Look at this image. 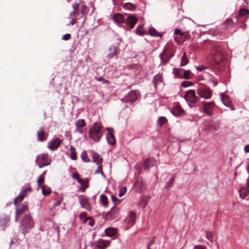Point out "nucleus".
<instances>
[{
    "instance_id": "f257e3e1",
    "label": "nucleus",
    "mask_w": 249,
    "mask_h": 249,
    "mask_svg": "<svg viewBox=\"0 0 249 249\" xmlns=\"http://www.w3.org/2000/svg\"><path fill=\"white\" fill-rule=\"evenodd\" d=\"M208 60L214 69L222 71L226 61L225 53L220 47L213 46L212 47Z\"/></svg>"
},
{
    "instance_id": "f03ea898",
    "label": "nucleus",
    "mask_w": 249,
    "mask_h": 249,
    "mask_svg": "<svg viewBox=\"0 0 249 249\" xmlns=\"http://www.w3.org/2000/svg\"><path fill=\"white\" fill-rule=\"evenodd\" d=\"M103 125L101 123H94L89 131V138L96 142H99L103 136Z\"/></svg>"
},
{
    "instance_id": "7ed1b4c3",
    "label": "nucleus",
    "mask_w": 249,
    "mask_h": 249,
    "mask_svg": "<svg viewBox=\"0 0 249 249\" xmlns=\"http://www.w3.org/2000/svg\"><path fill=\"white\" fill-rule=\"evenodd\" d=\"M186 101L190 104L191 107L197 106V103L199 100V98L196 96V92L194 90H187L184 97Z\"/></svg>"
},
{
    "instance_id": "20e7f679",
    "label": "nucleus",
    "mask_w": 249,
    "mask_h": 249,
    "mask_svg": "<svg viewBox=\"0 0 249 249\" xmlns=\"http://www.w3.org/2000/svg\"><path fill=\"white\" fill-rule=\"evenodd\" d=\"M197 94L201 98L209 99L212 97V90L209 87L202 86L197 89Z\"/></svg>"
},
{
    "instance_id": "39448f33",
    "label": "nucleus",
    "mask_w": 249,
    "mask_h": 249,
    "mask_svg": "<svg viewBox=\"0 0 249 249\" xmlns=\"http://www.w3.org/2000/svg\"><path fill=\"white\" fill-rule=\"evenodd\" d=\"M36 164L39 168L48 165L51 163V160L49 159V156L47 154H42L38 155L36 158Z\"/></svg>"
},
{
    "instance_id": "423d86ee",
    "label": "nucleus",
    "mask_w": 249,
    "mask_h": 249,
    "mask_svg": "<svg viewBox=\"0 0 249 249\" xmlns=\"http://www.w3.org/2000/svg\"><path fill=\"white\" fill-rule=\"evenodd\" d=\"M21 225L25 229H30L33 227L34 222L30 215L26 214L20 221Z\"/></svg>"
},
{
    "instance_id": "0eeeda50",
    "label": "nucleus",
    "mask_w": 249,
    "mask_h": 249,
    "mask_svg": "<svg viewBox=\"0 0 249 249\" xmlns=\"http://www.w3.org/2000/svg\"><path fill=\"white\" fill-rule=\"evenodd\" d=\"M203 104L204 112L209 115L213 114V109L216 106L214 102H202Z\"/></svg>"
},
{
    "instance_id": "6e6552de",
    "label": "nucleus",
    "mask_w": 249,
    "mask_h": 249,
    "mask_svg": "<svg viewBox=\"0 0 249 249\" xmlns=\"http://www.w3.org/2000/svg\"><path fill=\"white\" fill-rule=\"evenodd\" d=\"M107 133L106 135V139L108 144L111 145H114L116 143V140L114 135V130L110 127L106 128Z\"/></svg>"
},
{
    "instance_id": "1a4fd4ad",
    "label": "nucleus",
    "mask_w": 249,
    "mask_h": 249,
    "mask_svg": "<svg viewBox=\"0 0 249 249\" xmlns=\"http://www.w3.org/2000/svg\"><path fill=\"white\" fill-rule=\"evenodd\" d=\"M28 205L25 203H23L18 205L16 208V218L15 220L17 221L18 219L17 216L28 211Z\"/></svg>"
},
{
    "instance_id": "9d476101",
    "label": "nucleus",
    "mask_w": 249,
    "mask_h": 249,
    "mask_svg": "<svg viewBox=\"0 0 249 249\" xmlns=\"http://www.w3.org/2000/svg\"><path fill=\"white\" fill-rule=\"evenodd\" d=\"M172 56L173 54L171 50L167 47L164 49L162 53L160 54V57L165 63H167Z\"/></svg>"
},
{
    "instance_id": "9b49d317",
    "label": "nucleus",
    "mask_w": 249,
    "mask_h": 249,
    "mask_svg": "<svg viewBox=\"0 0 249 249\" xmlns=\"http://www.w3.org/2000/svg\"><path fill=\"white\" fill-rule=\"evenodd\" d=\"M79 201L81 206L88 211L91 210V205L89 203L88 198L84 196H78Z\"/></svg>"
},
{
    "instance_id": "f8f14e48",
    "label": "nucleus",
    "mask_w": 249,
    "mask_h": 249,
    "mask_svg": "<svg viewBox=\"0 0 249 249\" xmlns=\"http://www.w3.org/2000/svg\"><path fill=\"white\" fill-rule=\"evenodd\" d=\"M119 214V209L114 205L109 212L107 213V216L110 219H113L118 216Z\"/></svg>"
},
{
    "instance_id": "ddd939ff",
    "label": "nucleus",
    "mask_w": 249,
    "mask_h": 249,
    "mask_svg": "<svg viewBox=\"0 0 249 249\" xmlns=\"http://www.w3.org/2000/svg\"><path fill=\"white\" fill-rule=\"evenodd\" d=\"M125 21L126 24L130 27V29H132L137 22L138 19L134 15H130L125 19Z\"/></svg>"
},
{
    "instance_id": "4468645a",
    "label": "nucleus",
    "mask_w": 249,
    "mask_h": 249,
    "mask_svg": "<svg viewBox=\"0 0 249 249\" xmlns=\"http://www.w3.org/2000/svg\"><path fill=\"white\" fill-rule=\"evenodd\" d=\"M75 125L77 131L82 134L83 133V128L86 125V122L84 119H78L75 123Z\"/></svg>"
},
{
    "instance_id": "2eb2a0df",
    "label": "nucleus",
    "mask_w": 249,
    "mask_h": 249,
    "mask_svg": "<svg viewBox=\"0 0 249 249\" xmlns=\"http://www.w3.org/2000/svg\"><path fill=\"white\" fill-rule=\"evenodd\" d=\"M156 164V161L154 158L146 159L143 163L144 168L145 170L149 169L150 167L154 166Z\"/></svg>"
},
{
    "instance_id": "dca6fc26",
    "label": "nucleus",
    "mask_w": 249,
    "mask_h": 249,
    "mask_svg": "<svg viewBox=\"0 0 249 249\" xmlns=\"http://www.w3.org/2000/svg\"><path fill=\"white\" fill-rule=\"evenodd\" d=\"M137 99V94L135 91H131L129 93L128 95L125 97V101L126 102L133 103Z\"/></svg>"
},
{
    "instance_id": "f3484780",
    "label": "nucleus",
    "mask_w": 249,
    "mask_h": 249,
    "mask_svg": "<svg viewBox=\"0 0 249 249\" xmlns=\"http://www.w3.org/2000/svg\"><path fill=\"white\" fill-rule=\"evenodd\" d=\"M62 141L59 138H56L52 141L49 146V148L51 150H56L60 145Z\"/></svg>"
},
{
    "instance_id": "a211bd4d",
    "label": "nucleus",
    "mask_w": 249,
    "mask_h": 249,
    "mask_svg": "<svg viewBox=\"0 0 249 249\" xmlns=\"http://www.w3.org/2000/svg\"><path fill=\"white\" fill-rule=\"evenodd\" d=\"M221 100L222 103L224 104V105L228 107H230L231 110H233L234 107L231 105V101H230L229 98L224 95V94H221Z\"/></svg>"
},
{
    "instance_id": "6ab92c4d",
    "label": "nucleus",
    "mask_w": 249,
    "mask_h": 249,
    "mask_svg": "<svg viewBox=\"0 0 249 249\" xmlns=\"http://www.w3.org/2000/svg\"><path fill=\"white\" fill-rule=\"evenodd\" d=\"M92 157L93 162L96 164H101L102 163L103 159L100 155L94 151H91Z\"/></svg>"
},
{
    "instance_id": "aec40b11",
    "label": "nucleus",
    "mask_w": 249,
    "mask_h": 249,
    "mask_svg": "<svg viewBox=\"0 0 249 249\" xmlns=\"http://www.w3.org/2000/svg\"><path fill=\"white\" fill-rule=\"evenodd\" d=\"M117 54V49L115 46L112 45L110 46L108 49V53L107 57L108 58H111Z\"/></svg>"
},
{
    "instance_id": "412c9836",
    "label": "nucleus",
    "mask_w": 249,
    "mask_h": 249,
    "mask_svg": "<svg viewBox=\"0 0 249 249\" xmlns=\"http://www.w3.org/2000/svg\"><path fill=\"white\" fill-rule=\"evenodd\" d=\"M172 113L175 116H181L184 114V111L179 106L177 105L173 109Z\"/></svg>"
},
{
    "instance_id": "4be33fe9",
    "label": "nucleus",
    "mask_w": 249,
    "mask_h": 249,
    "mask_svg": "<svg viewBox=\"0 0 249 249\" xmlns=\"http://www.w3.org/2000/svg\"><path fill=\"white\" fill-rule=\"evenodd\" d=\"M249 15V11L245 8H241L238 12L236 18L238 19L244 16L245 18H248Z\"/></svg>"
},
{
    "instance_id": "5701e85b",
    "label": "nucleus",
    "mask_w": 249,
    "mask_h": 249,
    "mask_svg": "<svg viewBox=\"0 0 249 249\" xmlns=\"http://www.w3.org/2000/svg\"><path fill=\"white\" fill-rule=\"evenodd\" d=\"M113 18L114 21L119 23H123L125 20L123 15L119 13L114 14L113 15Z\"/></svg>"
},
{
    "instance_id": "b1692460",
    "label": "nucleus",
    "mask_w": 249,
    "mask_h": 249,
    "mask_svg": "<svg viewBox=\"0 0 249 249\" xmlns=\"http://www.w3.org/2000/svg\"><path fill=\"white\" fill-rule=\"evenodd\" d=\"M37 139L39 141L44 142L47 140L48 134L43 130H39L37 133Z\"/></svg>"
},
{
    "instance_id": "393cba45",
    "label": "nucleus",
    "mask_w": 249,
    "mask_h": 249,
    "mask_svg": "<svg viewBox=\"0 0 249 249\" xmlns=\"http://www.w3.org/2000/svg\"><path fill=\"white\" fill-rule=\"evenodd\" d=\"M110 245V241L101 240L98 242L97 247L100 249H105Z\"/></svg>"
},
{
    "instance_id": "a878e982",
    "label": "nucleus",
    "mask_w": 249,
    "mask_h": 249,
    "mask_svg": "<svg viewBox=\"0 0 249 249\" xmlns=\"http://www.w3.org/2000/svg\"><path fill=\"white\" fill-rule=\"evenodd\" d=\"M116 233V229L113 228H109L105 230V234L109 237L113 236Z\"/></svg>"
},
{
    "instance_id": "bb28decb",
    "label": "nucleus",
    "mask_w": 249,
    "mask_h": 249,
    "mask_svg": "<svg viewBox=\"0 0 249 249\" xmlns=\"http://www.w3.org/2000/svg\"><path fill=\"white\" fill-rule=\"evenodd\" d=\"M153 82L154 83L155 87L157 88L158 85L162 82V77L160 74H157L154 78Z\"/></svg>"
},
{
    "instance_id": "cd10ccee",
    "label": "nucleus",
    "mask_w": 249,
    "mask_h": 249,
    "mask_svg": "<svg viewBox=\"0 0 249 249\" xmlns=\"http://www.w3.org/2000/svg\"><path fill=\"white\" fill-rule=\"evenodd\" d=\"M249 194V190L247 188H242L239 190L240 197L244 199Z\"/></svg>"
},
{
    "instance_id": "c85d7f7f",
    "label": "nucleus",
    "mask_w": 249,
    "mask_h": 249,
    "mask_svg": "<svg viewBox=\"0 0 249 249\" xmlns=\"http://www.w3.org/2000/svg\"><path fill=\"white\" fill-rule=\"evenodd\" d=\"M72 8L73 11L71 13L70 17H75L78 14V10L79 8V3H75L72 5Z\"/></svg>"
},
{
    "instance_id": "c756f323",
    "label": "nucleus",
    "mask_w": 249,
    "mask_h": 249,
    "mask_svg": "<svg viewBox=\"0 0 249 249\" xmlns=\"http://www.w3.org/2000/svg\"><path fill=\"white\" fill-rule=\"evenodd\" d=\"M136 214L135 213L131 212L129 213V217L128 218L127 222L130 225H133L135 222Z\"/></svg>"
},
{
    "instance_id": "7c9ffc66",
    "label": "nucleus",
    "mask_w": 249,
    "mask_h": 249,
    "mask_svg": "<svg viewBox=\"0 0 249 249\" xmlns=\"http://www.w3.org/2000/svg\"><path fill=\"white\" fill-rule=\"evenodd\" d=\"M135 186L140 190H142L143 189L144 187V183L143 182L142 179L141 178H137L135 182Z\"/></svg>"
},
{
    "instance_id": "2f4dec72",
    "label": "nucleus",
    "mask_w": 249,
    "mask_h": 249,
    "mask_svg": "<svg viewBox=\"0 0 249 249\" xmlns=\"http://www.w3.org/2000/svg\"><path fill=\"white\" fill-rule=\"evenodd\" d=\"M219 127V124L217 123L212 122L209 124L207 127V129L209 131H215Z\"/></svg>"
},
{
    "instance_id": "473e14b6",
    "label": "nucleus",
    "mask_w": 249,
    "mask_h": 249,
    "mask_svg": "<svg viewBox=\"0 0 249 249\" xmlns=\"http://www.w3.org/2000/svg\"><path fill=\"white\" fill-rule=\"evenodd\" d=\"M183 69L178 68H174L173 72L175 75L179 78H182V74H183Z\"/></svg>"
},
{
    "instance_id": "72a5a7b5",
    "label": "nucleus",
    "mask_w": 249,
    "mask_h": 249,
    "mask_svg": "<svg viewBox=\"0 0 249 249\" xmlns=\"http://www.w3.org/2000/svg\"><path fill=\"white\" fill-rule=\"evenodd\" d=\"M26 196L22 192L16 197L14 200V204L17 205L18 203L21 202Z\"/></svg>"
},
{
    "instance_id": "f704fd0d",
    "label": "nucleus",
    "mask_w": 249,
    "mask_h": 249,
    "mask_svg": "<svg viewBox=\"0 0 249 249\" xmlns=\"http://www.w3.org/2000/svg\"><path fill=\"white\" fill-rule=\"evenodd\" d=\"M42 193L44 196H47L51 193V190L50 187L46 185L41 186Z\"/></svg>"
},
{
    "instance_id": "c9c22d12",
    "label": "nucleus",
    "mask_w": 249,
    "mask_h": 249,
    "mask_svg": "<svg viewBox=\"0 0 249 249\" xmlns=\"http://www.w3.org/2000/svg\"><path fill=\"white\" fill-rule=\"evenodd\" d=\"M174 34L175 35H179L181 36H185V38H188L189 37V35L188 34H186L185 33L183 32L179 29H176L174 31Z\"/></svg>"
},
{
    "instance_id": "e433bc0d",
    "label": "nucleus",
    "mask_w": 249,
    "mask_h": 249,
    "mask_svg": "<svg viewBox=\"0 0 249 249\" xmlns=\"http://www.w3.org/2000/svg\"><path fill=\"white\" fill-rule=\"evenodd\" d=\"M189 62V60L187 57L186 53L184 52L181 59V66H184L187 65Z\"/></svg>"
},
{
    "instance_id": "4c0bfd02",
    "label": "nucleus",
    "mask_w": 249,
    "mask_h": 249,
    "mask_svg": "<svg viewBox=\"0 0 249 249\" xmlns=\"http://www.w3.org/2000/svg\"><path fill=\"white\" fill-rule=\"evenodd\" d=\"M70 150L71 153V158L72 160H75L77 159L76 156V152L75 151V148L72 146L71 145L70 147Z\"/></svg>"
},
{
    "instance_id": "58836bf2",
    "label": "nucleus",
    "mask_w": 249,
    "mask_h": 249,
    "mask_svg": "<svg viewBox=\"0 0 249 249\" xmlns=\"http://www.w3.org/2000/svg\"><path fill=\"white\" fill-rule=\"evenodd\" d=\"M149 34L154 36H162L161 35L158 33L154 28H150L149 30Z\"/></svg>"
},
{
    "instance_id": "ea45409f",
    "label": "nucleus",
    "mask_w": 249,
    "mask_h": 249,
    "mask_svg": "<svg viewBox=\"0 0 249 249\" xmlns=\"http://www.w3.org/2000/svg\"><path fill=\"white\" fill-rule=\"evenodd\" d=\"M81 158L84 162H89L90 161L86 151H84L81 153Z\"/></svg>"
},
{
    "instance_id": "a19ab883",
    "label": "nucleus",
    "mask_w": 249,
    "mask_h": 249,
    "mask_svg": "<svg viewBox=\"0 0 249 249\" xmlns=\"http://www.w3.org/2000/svg\"><path fill=\"white\" fill-rule=\"evenodd\" d=\"M100 200L102 203L105 207H107L108 200L107 196L105 195L102 194L100 196Z\"/></svg>"
},
{
    "instance_id": "79ce46f5",
    "label": "nucleus",
    "mask_w": 249,
    "mask_h": 249,
    "mask_svg": "<svg viewBox=\"0 0 249 249\" xmlns=\"http://www.w3.org/2000/svg\"><path fill=\"white\" fill-rule=\"evenodd\" d=\"M225 24L227 28H231L233 27L234 23L232 19L228 18L225 21Z\"/></svg>"
},
{
    "instance_id": "37998d69",
    "label": "nucleus",
    "mask_w": 249,
    "mask_h": 249,
    "mask_svg": "<svg viewBox=\"0 0 249 249\" xmlns=\"http://www.w3.org/2000/svg\"><path fill=\"white\" fill-rule=\"evenodd\" d=\"M175 180V178L172 177L170 178V180L166 183L164 188L166 190L169 189L173 185Z\"/></svg>"
},
{
    "instance_id": "c03bdc74",
    "label": "nucleus",
    "mask_w": 249,
    "mask_h": 249,
    "mask_svg": "<svg viewBox=\"0 0 249 249\" xmlns=\"http://www.w3.org/2000/svg\"><path fill=\"white\" fill-rule=\"evenodd\" d=\"M124 8L130 10H135L136 6L135 5L131 3H126L124 5Z\"/></svg>"
},
{
    "instance_id": "a18cd8bd",
    "label": "nucleus",
    "mask_w": 249,
    "mask_h": 249,
    "mask_svg": "<svg viewBox=\"0 0 249 249\" xmlns=\"http://www.w3.org/2000/svg\"><path fill=\"white\" fill-rule=\"evenodd\" d=\"M143 25H139L136 29V33L137 34L140 36H142L144 34V33L142 31V29Z\"/></svg>"
},
{
    "instance_id": "49530a36",
    "label": "nucleus",
    "mask_w": 249,
    "mask_h": 249,
    "mask_svg": "<svg viewBox=\"0 0 249 249\" xmlns=\"http://www.w3.org/2000/svg\"><path fill=\"white\" fill-rule=\"evenodd\" d=\"M44 181V178L41 177H39L37 180V184L38 185L37 189H38L39 187H41L42 186H45L43 183Z\"/></svg>"
},
{
    "instance_id": "de8ad7c7",
    "label": "nucleus",
    "mask_w": 249,
    "mask_h": 249,
    "mask_svg": "<svg viewBox=\"0 0 249 249\" xmlns=\"http://www.w3.org/2000/svg\"><path fill=\"white\" fill-rule=\"evenodd\" d=\"M183 74H182V78L185 79H189L190 78V74H191V72L190 71H184L183 70Z\"/></svg>"
},
{
    "instance_id": "09e8293b",
    "label": "nucleus",
    "mask_w": 249,
    "mask_h": 249,
    "mask_svg": "<svg viewBox=\"0 0 249 249\" xmlns=\"http://www.w3.org/2000/svg\"><path fill=\"white\" fill-rule=\"evenodd\" d=\"M97 168L96 170L95 173H100V174H101V175L103 177H105V174H104V172H103V170H102V164H97Z\"/></svg>"
},
{
    "instance_id": "8fccbe9b",
    "label": "nucleus",
    "mask_w": 249,
    "mask_h": 249,
    "mask_svg": "<svg viewBox=\"0 0 249 249\" xmlns=\"http://www.w3.org/2000/svg\"><path fill=\"white\" fill-rule=\"evenodd\" d=\"M167 121V119L164 117H160L158 120V124L162 126L164 124H165Z\"/></svg>"
},
{
    "instance_id": "3c124183",
    "label": "nucleus",
    "mask_w": 249,
    "mask_h": 249,
    "mask_svg": "<svg viewBox=\"0 0 249 249\" xmlns=\"http://www.w3.org/2000/svg\"><path fill=\"white\" fill-rule=\"evenodd\" d=\"M194 85V83L190 81H185L181 83V86L184 88L188 87L191 85Z\"/></svg>"
},
{
    "instance_id": "603ef678",
    "label": "nucleus",
    "mask_w": 249,
    "mask_h": 249,
    "mask_svg": "<svg viewBox=\"0 0 249 249\" xmlns=\"http://www.w3.org/2000/svg\"><path fill=\"white\" fill-rule=\"evenodd\" d=\"M88 7L86 5H83L81 7L80 12L83 16H85L87 13Z\"/></svg>"
},
{
    "instance_id": "864d4df0",
    "label": "nucleus",
    "mask_w": 249,
    "mask_h": 249,
    "mask_svg": "<svg viewBox=\"0 0 249 249\" xmlns=\"http://www.w3.org/2000/svg\"><path fill=\"white\" fill-rule=\"evenodd\" d=\"M126 188L125 187H122L119 192V196L122 197L126 193Z\"/></svg>"
},
{
    "instance_id": "5fc2aeb1",
    "label": "nucleus",
    "mask_w": 249,
    "mask_h": 249,
    "mask_svg": "<svg viewBox=\"0 0 249 249\" xmlns=\"http://www.w3.org/2000/svg\"><path fill=\"white\" fill-rule=\"evenodd\" d=\"M96 79L97 81H102L103 82V83L105 84H110V82L108 80L104 79L102 77H97V78H96Z\"/></svg>"
},
{
    "instance_id": "6e6d98bb",
    "label": "nucleus",
    "mask_w": 249,
    "mask_h": 249,
    "mask_svg": "<svg viewBox=\"0 0 249 249\" xmlns=\"http://www.w3.org/2000/svg\"><path fill=\"white\" fill-rule=\"evenodd\" d=\"M206 238L211 241H212V233L210 231H206Z\"/></svg>"
},
{
    "instance_id": "4d7b16f0",
    "label": "nucleus",
    "mask_w": 249,
    "mask_h": 249,
    "mask_svg": "<svg viewBox=\"0 0 249 249\" xmlns=\"http://www.w3.org/2000/svg\"><path fill=\"white\" fill-rule=\"evenodd\" d=\"M71 37V35L70 34H66L63 36L62 39L64 40H68Z\"/></svg>"
},
{
    "instance_id": "13d9d810",
    "label": "nucleus",
    "mask_w": 249,
    "mask_h": 249,
    "mask_svg": "<svg viewBox=\"0 0 249 249\" xmlns=\"http://www.w3.org/2000/svg\"><path fill=\"white\" fill-rule=\"evenodd\" d=\"M32 191V188L30 186L27 187L25 190L22 191V193L25 194V196H26L27 192H31Z\"/></svg>"
},
{
    "instance_id": "bf43d9fd",
    "label": "nucleus",
    "mask_w": 249,
    "mask_h": 249,
    "mask_svg": "<svg viewBox=\"0 0 249 249\" xmlns=\"http://www.w3.org/2000/svg\"><path fill=\"white\" fill-rule=\"evenodd\" d=\"M206 248L205 246L202 245H195L194 247V249H206Z\"/></svg>"
},
{
    "instance_id": "052dcab7",
    "label": "nucleus",
    "mask_w": 249,
    "mask_h": 249,
    "mask_svg": "<svg viewBox=\"0 0 249 249\" xmlns=\"http://www.w3.org/2000/svg\"><path fill=\"white\" fill-rule=\"evenodd\" d=\"M72 177L76 180L80 178L78 173L77 172L73 173L72 175Z\"/></svg>"
},
{
    "instance_id": "680f3d73",
    "label": "nucleus",
    "mask_w": 249,
    "mask_h": 249,
    "mask_svg": "<svg viewBox=\"0 0 249 249\" xmlns=\"http://www.w3.org/2000/svg\"><path fill=\"white\" fill-rule=\"evenodd\" d=\"M111 198L112 201L114 202H115L117 201H120V200L117 197H116V196H111Z\"/></svg>"
},
{
    "instance_id": "e2e57ef3",
    "label": "nucleus",
    "mask_w": 249,
    "mask_h": 249,
    "mask_svg": "<svg viewBox=\"0 0 249 249\" xmlns=\"http://www.w3.org/2000/svg\"><path fill=\"white\" fill-rule=\"evenodd\" d=\"M197 70L199 71H202L206 69L204 66H200L196 68Z\"/></svg>"
},
{
    "instance_id": "0e129e2a",
    "label": "nucleus",
    "mask_w": 249,
    "mask_h": 249,
    "mask_svg": "<svg viewBox=\"0 0 249 249\" xmlns=\"http://www.w3.org/2000/svg\"><path fill=\"white\" fill-rule=\"evenodd\" d=\"M87 213L86 212H83L80 214V218L83 219L86 216Z\"/></svg>"
},
{
    "instance_id": "69168bd1",
    "label": "nucleus",
    "mask_w": 249,
    "mask_h": 249,
    "mask_svg": "<svg viewBox=\"0 0 249 249\" xmlns=\"http://www.w3.org/2000/svg\"><path fill=\"white\" fill-rule=\"evenodd\" d=\"M244 151L246 153H249V144L246 145L244 147Z\"/></svg>"
},
{
    "instance_id": "338daca9",
    "label": "nucleus",
    "mask_w": 249,
    "mask_h": 249,
    "mask_svg": "<svg viewBox=\"0 0 249 249\" xmlns=\"http://www.w3.org/2000/svg\"><path fill=\"white\" fill-rule=\"evenodd\" d=\"M155 243V240L154 239H152V240H151L150 241V242L148 243V244H147L148 245V246H152Z\"/></svg>"
},
{
    "instance_id": "774afa93",
    "label": "nucleus",
    "mask_w": 249,
    "mask_h": 249,
    "mask_svg": "<svg viewBox=\"0 0 249 249\" xmlns=\"http://www.w3.org/2000/svg\"><path fill=\"white\" fill-rule=\"evenodd\" d=\"M77 182L78 183H79L80 184L83 185V179L81 178H79L77 180Z\"/></svg>"
}]
</instances>
